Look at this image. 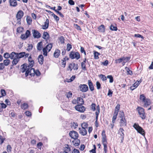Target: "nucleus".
Returning a JSON list of instances; mask_svg holds the SVG:
<instances>
[{
    "label": "nucleus",
    "instance_id": "f257e3e1",
    "mask_svg": "<svg viewBox=\"0 0 153 153\" xmlns=\"http://www.w3.org/2000/svg\"><path fill=\"white\" fill-rule=\"evenodd\" d=\"M119 123L120 127H125L127 125V121L125 118V114L123 111H120L119 114Z\"/></svg>",
    "mask_w": 153,
    "mask_h": 153
},
{
    "label": "nucleus",
    "instance_id": "f03ea898",
    "mask_svg": "<svg viewBox=\"0 0 153 153\" xmlns=\"http://www.w3.org/2000/svg\"><path fill=\"white\" fill-rule=\"evenodd\" d=\"M102 143L104 146V153H107L108 144L107 137L106 135L105 131V130H103L102 133Z\"/></svg>",
    "mask_w": 153,
    "mask_h": 153
},
{
    "label": "nucleus",
    "instance_id": "7ed1b4c3",
    "mask_svg": "<svg viewBox=\"0 0 153 153\" xmlns=\"http://www.w3.org/2000/svg\"><path fill=\"white\" fill-rule=\"evenodd\" d=\"M140 99L144 103L143 106L144 107H147L151 104V100L149 98H146L144 94L140 95Z\"/></svg>",
    "mask_w": 153,
    "mask_h": 153
},
{
    "label": "nucleus",
    "instance_id": "20e7f679",
    "mask_svg": "<svg viewBox=\"0 0 153 153\" xmlns=\"http://www.w3.org/2000/svg\"><path fill=\"white\" fill-rule=\"evenodd\" d=\"M24 15V13L22 10H19L17 12L16 18V24L19 25L21 24V19Z\"/></svg>",
    "mask_w": 153,
    "mask_h": 153
},
{
    "label": "nucleus",
    "instance_id": "39448f33",
    "mask_svg": "<svg viewBox=\"0 0 153 153\" xmlns=\"http://www.w3.org/2000/svg\"><path fill=\"white\" fill-rule=\"evenodd\" d=\"M69 56L72 59H75L77 60L80 58V55L78 52L72 51L70 52Z\"/></svg>",
    "mask_w": 153,
    "mask_h": 153
},
{
    "label": "nucleus",
    "instance_id": "423d86ee",
    "mask_svg": "<svg viewBox=\"0 0 153 153\" xmlns=\"http://www.w3.org/2000/svg\"><path fill=\"white\" fill-rule=\"evenodd\" d=\"M137 110L140 117L143 120L145 119L146 115L144 109L141 107L138 106Z\"/></svg>",
    "mask_w": 153,
    "mask_h": 153
},
{
    "label": "nucleus",
    "instance_id": "0eeeda50",
    "mask_svg": "<svg viewBox=\"0 0 153 153\" xmlns=\"http://www.w3.org/2000/svg\"><path fill=\"white\" fill-rule=\"evenodd\" d=\"M53 46L52 43L48 44L47 46L42 49L43 55L45 56H47L48 55V53L51 50Z\"/></svg>",
    "mask_w": 153,
    "mask_h": 153
},
{
    "label": "nucleus",
    "instance_id": "6e6552de",
    "mask_svg": "<svg viewBox=\"0 0 153 153\" xmlns=\"http://www.w3.org/2000/svg\"><path fill=\"white\" fill-rule=\"evenodd\" d=\"M133 126L138 132L143 136L145 135L144 130L138 124L135 123L134 124Z\"/></svg>",
    "mask_w": 153,
    "mask_h": 153
},
{
    "label": "nucleus",
    "instance_id": "1a4fd4ad",
    "mask_svg": "<svg viewBox=\"0 0 153 153\" xmlns=\"http://www.w3.org/2000/svg\"><path fill=\"white\" fill-rule=\"evenodd\" d=\"M78 68V66L77 64L74 63H71L69 64L67 70L68 71H71L72 69L74 70H77Z\"/></svg>",
    "mask_w": 153,
    "mask_h": 153
},
{
    "label": "nucleus",
    "instance_id": "9d476101",
    "mask_svg": "<svg viewBox=\"0 0 153 153\" xmlns=\"http://www.w3.org/2000/svg\"><path fill=\"white\" fill-rule=\"evenodd\" d=\"M21 71L22 73H24L25 71V75L26 76H27L28 75L31 73L30 69L29 68H27V66L25 65H23V67L21 69Z\"/></svg>",
    "mask_w": 153,
    "mask_h": 153
},
{
    "label": "nucleus",
    "instance_id": "9b49d317",
    "mask_svg": "<svg viewBox=\"0 0 153 153\" xmlns=\"http://www.w3.org/2000/svg\"><path fill=\"white\" fill-rule=\"evenodd\" d=\"M100 113V107L99 105L97 106V111L95 112L96 114V121L95 122V126L96 127L98 126V119L99 115Z\"/></svg>",
    "mask_w": 153,
    "mask_h": 153
},
{
    "label": "nucleus",
    "instance_id": "f8f14e48",
    "mask_svg": "<svg viewBox=\"0 0 153 153\" xmlns=\"http://www.w3.org/2000/svg\"><path fill=\"white\" fill-rule=\"evenodd\" d=\"M75 109L78 111L83 113L85 111V107L81 105H77L74 107Z\"/></svg>",
    "mask_w": 153,
    "mask_h": 153
},
{
    "label": "nucleus",
    "instance_id": "ddd939ff",
    "mask_svg": "<svg viewBox=\"0 0 153 153\" xmlns=\"http://www.w3.org/2000/svg\"><path fill=\"white\" fill-rule=\"evenodd\" d=\"M33 36L35 38L39 39L41 36V33L37 30L33 29L32 30Z\"/></svg>",
    "mask_w": 153,
    "mask_h": 153
},
{
    "label": "nucleus",
    "instance_id": "4468645a",
    "mask_svg": "<svg viewBox=\"0 0 153 153\" xmlns=\"http://www.w3.org/2000/svg\"><path fill=\"white\" fill-rule=\"evenodd\" d=\"M79 88L82 92H86L88 89V86L85 84H80L79 86Z\"/></svg>",
    "mask_w": 153,
    "mask_h": 153
},
{
    "label": "nucleus",
    "instance_id": "2eb2a0df",
    "mask_svg": "<svg viewBox=\"0 0 153 153\" xmlns=\"http://www.w3.org/2000/svg\"><path fill=\"white\" fill-rule=\"evenodd\" d=\"M124 130L122 128H120L118 132V134L120 135L121 137V143H123V141L124 137V134L123 132Z\"/></svg>",
    "mask_w": 153,
    "mask_h": 153
},
{
    "label": "nucleus",
    "instance_id": "dca6fc26",
    "mask_svg": "<svg viewBox=\"0 0 153 153\" xmlns=\"http://www.w3.org/2000/svg\"><path fill=\"white\" fill-rule=\"evenodd\" d=\"M30 34V31L27 30L26 31L25 34H23L21 35L20 38L22 39L25 40L28 38Z\"/></svg>",
    "mask_w": 153,
    "mask_h": 153
},
{
    "label": "nucleus",
    "instance_id": "f3484780",
    "mask_svg": "<svg viewBox=\"0 0 153 153\" xmlns=\"http://www.w3.org/2000/svg\"><path fill=\"white\" fill-rule=\"evenodd\" d=\"M15 54V52H13L11 53L10 54L8 53H5L4 54V57L7 59L9 58H10L11 59H13L14 58V54Z\"/></svg>",
    "mask_w": 153,
    "mask_h": 153
},
{
    "label": "nucleus",
    "instance_id": "a211bd4d",
    "mask_svg": "<svg viewBox=\"0 0 153 153\" xmlns=\"http://www.w3.org/2000/svg\"><path fill=\"white\" fill-rule=\"evenodd\" d=\"M70 136L73 139H76L79 137V134L77 132L74 131H72L69 133Z\"/></svg>",
    "mask_w": 153,
    "mask_h": 153
},
{
    "label": "nucleus",
    "instance_id": "6ab92c4d",
    "mask_svg": "<svg viewBox=\"0 0 153 153\" xmlns=\"http://www.w3.org/2000/svg\"><path fill=\"white\" fill-rule=\"evenodd\" d=\"M17 1H20V0H9V3L10 6L13 7H16L18 5Z\"/></svg>",
    "mask_w": 153,
    "mask_h": 153
},
{
    "label": "nucleus",
    "instance_id": "aec40b11",
    "mask_svg": "<svg viewBox=\"0 0 153 153\" xmlns=\"http://www.w3.org/2000/svg\"><path fill=\"white\" fill-rule=\"evenodd\" d=\"M14 56H16L19 59L20 58L24 57L25 54V52H22L20 53H15V54Z\"/></svg>",
    "mask_w": 153,
    "mask_h": 153
},
{
    "label": "nucleus",
    "instance_id": "412c9836",
    "mask_svg": "<svg viewBox=\"0 0 153 153\" xmlns=\"http://www.w3.org/2000/svg\"><path fill=\"white\" fill-rule=\"evenodd\" d=\"M79 133L83 136H85L87 134V131L86 128H79Z\"/></svg>",
    "mask_w": 153,
    "mask_h": 153
},
{
    "label": "nucleus",
    "instance_id": "4be33fe9",
    "mask_svg": "<svg viewBox=\"0 0 153 153\" xmlns=\"http://www.w3.org/2000/svg\"><path fill=\"white\" fill-rule=\"evenodd\" d=\"M72 141V143L73 145L75 146H78L80 144V141L79 139H78V138L76 139H74Z\"/></svg>",
    "mask_w": 153,
    "mask_h": 153
},
{
    "label": "nucleus",
    "instance_id": "5701e85b",
    "mask_svg": "<svg viewBox=\"0 0 153 153\" xmlns=\"http://www.w3.org/2000/svg\"><path fill=\"white\" fill-rule=\"evenodd\" d=\"M49 25V20L47 19L44 22V24L42 26V29L45 30L48 29Z\"/></svg>",
    "mask_w": 153,
    "mask_h": 153
},
{
    "label": "nucleus",
    "instance_id": "b1692460",
    "mask_svg": "<svg viewBox=\"0 0 153 153\" xmlns=\"http://www.w3.org/2000/svg\"><path fill=\"white\" fill-rule=\"evenodd\" d=\"M30 71H33L34 72L32 74L31 73H30V75L31 76H33L34 74H35L37 76H39L40 75V73L39 70H36V71H35V70L34 68H31L30 69Z\"/></svg>",
    "mask_w": 153,
    "mask_h": 153
},
{
    "label": "nucleus",
    "instance_id": "393cba45",
    "mask_svg": "<svg viewBox=\"0 0 153 153\" xmlns=\"http://www.w3.org/2000/svg\"><path fill=\"white\" fill-rule=\"evenodd\" d=\"M140 82H139V81H137L135 83L133 84L132 86H131L130 88L131 90L133 91L137 88L139 85Z\"/></svg>",
    "mask_w": 153,
    "mask_h": 153
},
{
    "label": "nucleus",
    "instance_id": "a878e982",
    "mask_svg": "<svg viewBox=\"0 0 153 153\" xmlns=\"http://www.w3.org/2000/svg\"><path fill=\"white\" fill-rule=\"evenodd\" d=\"M60 54V51L59 49H56L53 53V56L56 58H58Z\"/></svg>",
    "mask_w": 153,
    "mask_h": 153
},
{
    "label": "nucleus",
    "instance_id": "bb28decb",
    "mask_svg": "<svg viewBox=\"0 0 153 153\" xmlns=\"http://www.w3.org/2000/svg\"><path fill=\"white\" fill-rule=\"evenodd\" d=\"M98 31L101 33H104L105 31V28L104 25H101L98 28Z\"/></svg>",
    "mask_w": 153,
    "mask_h": 153
},
{
    "label": "nucleus",
    "instance_id": "cd10ccee",
    "mask_svg": "<svg viewBox=\"0 0 153 153\" xmlns=\"http://www.w3.org/2000/svg\"><path fill=\"white\" fill-rule=\"evenodd\" d=\"M88 85L90 90L91 91H93L94 90V87L93 83L90 80H88Z\"/></svg>",
    "mask_w": 153,
    "mask_h": 153
},
{
    "label": "nucleus",
    "instance_id": "c85d7f7f",
    "mask_svg": "<svg viewBox=\"0 0 153 153\" xmlns=\"http://www.w3.org/2000/svg\"><path fill=\"white\" fill-rule=\"evenodd\" d=\"M13 59V60L12 61V63L13 65H16L20 60L16 56H14V58Z\"/></svg>",
    "mask_w": 153,
    "mask_h": 153
},
{
    "label": "nucleus",
    "instance_id": "c756f323",
    "mask_svg": "<svg viewBox=\"0 0 153 153\" xmlns=\"http://www.w3.org/2000/svg\"><path fill=\"white\" fill-rule=\"evenodd\" d=\"M49 7L51 9L53 10L57 14H59L61 17L63 18L64 17L62 13H61L60 12L58 11L57 10H56L55 9V7H50V6H49Z\"/></svg>",
    "mask_w": 153,
    "mask_h": 153
},
{
    "label": "nucleus",
    "instance_id": "7c9ffc66",
    "mask_svg": "<svg viewBox=\"0 0 153 153\" xmlns=\"http://www.w3.org/2000/svg\"><path fill=\"white\" fill-rule=\"evenodd\" d=\"M49 38V33L47 32L44 31L43 32L42 38L46 40H48Z\"/></svg>",
    "mask_w": 153,
    "mask_h": 153
},
{
    "label": "nucleus",
    "instance_id": "2f4dec72",
    "mask_svg": "<svg viewBox=\"0 0 153 153\" xmlns=\"http://www.w3.org/2000/svg\"><path fill=\"white\" fill-rule=\"evenodd\" d=\"M71 146L68 144L65 145V147L64 148V150L68 153L70 152L71 151Z\"/></svg>",
    "mask_w": 153,
    "mask_h": 153
},
{
    "label": "nucleus",
    "instance_id": "473e14b6",
    "mask_svg": "<svg viewBox=\"0 0 153 153\" xmlns=\"http://www.w3.org/2000/svg\"><path fill=\"white\" fill-rule=\"evenodd\" d=\"M26 20L28 25H30L32 22V20L30 16H27L26 17Z\"/></svg>",
    "mask_w": 153,
    "mask_h": 153
},
{
    "label": "nucleus",
    "instance_id": "72a5a7b5",
    "mask_svg": "<svg viewBox=\"0 0 153 153\" xmlns=\"http://www.w3.org/2000/svg\"><path fill=\"white\" fill-rule=\"evenodd\" d=\"M43 48L42 43V42H40L37 44V49L38 51H41Z\"/></svg>",
    "mask_w": 153,
    "mask_h": 153
},
{
    "label": "nucleus",
    "instance_id": "f704fd0d",
    "mask_svg": "<svg viewBox=\"0 0 153 153\" xmlns=\"http://www.w3.org/2000/svg\"><path fill=\"white\" fill-rule=\"evenodd\" d=\"M77 104L78 105H82L84 103V101L82 98L80 97H77Z\"/></svg>",
    "mask_w": 153,
    "mask_h": 153
},
{
    "label": "nucleus",
    "instance_id": "c9c22d12",
    "mask_svg": "<svg viewBox=\"0 0 153 153\" xmlns=\"http://www.w3.org/2000/svg\"><path fill=\"white\" fill-rule=\"evenodd\" d=\"M38 62L40 64H42L44 62V57L42 54L39 56L38 57Z\"/></svg>",
    "mask_w": 153,
    "mask_h": 153
},
{
    "label": "nucleus",
    "instance_id": "e433bc0d",
    "mask_svg": "<svg viewBox=\"0 0 153 153\" xmlns=\"http://www.w3.org/2000/svg\"><path fill=\"white\" fill-rule=\"evenodd\" d=\"M58 39L59 40L61 44H64L65 43V39L63 36H61L59 37L58 38Z\"/></svg>",
    "mask_w": 153,
    "mask_h": 153
},
{
    "label": "nucleus",
    "instance_id": "4c0bfd02",
    "mask_svg": "<svg viewBox=\"0 0 153 153\" xmlns=\"http://www.w3.org/2000/svg\"><path fill=\"white\" fill-rule=\"evenodd\" d=\"M21 107L22 109L25 110L28 108V105L27 103H24L21 105Z\"/></svg>",
    "mask_w": 153,
    "mask_h": 153
},
{
    "label": "nucleus",
    "instance_id": "58836bf2",
    "mask_svg": "<svg viewBox=\"0 0 153 153\" xmlns=\"http://www.w3.org/2000/svg\"><path fill=\"white\" fill-rule=\"evenodd\" d=\"M96 104L94 103H92L90 105V109L93 111H94L96 110Z\"/></svg>",
    "mask_w": 153,
    "mask_h": 153
},
{
    "label": "nucleus",
    "instance_id": "ea45409f",
    "mask_svg": "<svg viewBox=\"0 0 153 153\" xmlns=\"http://www.w3.org/2000/svg\"><path fill=\"white\" fill-rule=\"evenodd\" d=\"M10 60L9 59H6L4 60L3 64L5 66L8 65L10 63Z\"/></svg>",
    "mask_w": 153,
    "mask_h": 153
},
{
    "label": "nucleus",
    "instance_id": "a19ab883",
    "mask_svg": "<svg viewBox=\"0 0 153 153\" xmlns=\"http://www.w3.org/2000/svg\"><path fill=\"white\" fill-rule=\"evenodd\" d=\"M24 30V28L22 27H18L16 30V32L17 33H20L22 32Z\"/></svg>",
    "mask_w": 153,
    "mask_h": 153
},
{
    "label": "nucleus",
    "instance_id": "79ce46f5",
    "mask_svg": "<svg viewBox=\"0 0 153 153\" xmlns=\"http://www.w3.org/2000/svg\"><path fill=\"white\" fill-rule=\"evenodd\" d=\"M99 76L103 81H105L107 80V77L104 75L101 74L99 75Z\"/></svg>",
    "mask_w": 153,
    "mask_h": 153
},
{
    "label": "nucleus",
    "instance_id": "37998d69",
    "mask_svg": "<svg viewBox=\"0 0 153 153\" xmlns=\"http://www.w3.org/2000/svg\"><path fill=\"white\" fill-rule=\"evenodd\" d=\"M71 126L72 128L75 129L78 126V124L76 122H73L71 123Z\"/></svg>",
    "mask_w": 153,
    "mask_h": 153
},
{
    "label": "nucleus",
    "instance_id": "c03bdc74",
    "mask_svg": "<svg viewBox=\"0 0 153 153\" xmlns=\"http://www.w3.org/2000/svg\"><path fill=\"white\" fill-rule=\"evenodd\" d=\"M66 61L65 60L63 59H62L61 60V67L64 68L65 67L66 65Z\"/></svg>",
    "mask_w": 153,
    "mask_h": 153
},
{
    "label": "nucleus",
    "instance_id": "a18cd8bd",
    "mask_svg": "<svg viewBox=\"0 0 153 153\" xmlns=\"http://www.w3.org/2000/svg\"><path fill=\"white\" fill-rule=\"evenodd\" d=\"M88 125L87 122H83L81 124L82 128H87L88 127Z\"/></svg>",
    "mask_w": 153,
    "mask_h": 153
},
{
    "label": "nucleus",
    "instance_id": "49530a36",
    "mask_svg": "<svg viewBox=\"0 0 153 153\" xmlns=\"http://www.w3.org/2000/svg\"><path fill=\"white\" fill-rule=\"evenodd\" d=\"M125 69L127 71V74H132L133 73L132 71L130 70L127 67H125Z\"/></svg>",
    "mask_w": 153,
    "mask_h": 153
},
{
    "label": "nucleus",
    "instance_id": "de8ad7c7",
    "mask_svg": "<svg viewBox=\"0 0 153 153\" xmlns=\"http://www.w3.org/2000/svg\"><path fill=\"white\" fill-rule=\"evenodd\" d=\"M100 54L97 51H94V58L95 59H98L99 58V55Z\"/></svg>",
    "mask_w": 153,
    "mask_h": 153
},
{
    "label": "nucleus",
    "instance_id": "09e8293b",
    "mask_svg": "<svg viewBox=\"0 0 153 153\" xmlns=\"http://www.w3.org/2000/svg\"><path fill=\"white\" fill-rule=\"evenodd\" d=\"M0 104L1 105V108H0V111L1 112L2 111V109L5 108L6 107L7 105L3 103H0Z\"/></svg>",
    "mask_w": 153,
    "mask_h": 153
},
{
    "label": "nucleus",
    "instance_id": "8fccbe9b",
    "mask_svg": "<svg viewBox=\"0 0 153 153\" xmlns=\"http://www.w3.org/2000/svg\"><path fill=\"white\" fill-rule=\"evenodd\" d=\"M29 62V65L28 66V68H30V69L32 68L33 66L34 62V60H32L31 61Z\"/></svg>",
    "mask_w": 153,
    "mask_h": 153
},
{
    "label": "nucleus",
    "instance_id": "3c124183",
    "mask_svg": "<svg viewBox=\"0 0 153 153\" xmlns=\"http://www.w3.org/2000/svg\"><path fill=\"white\" fill-rule=\"evenodd\" d=\"M72 48V45L69 44L68 43L67 45V48L66 50L68 51H70Z\"/></svg>",
    "mask_w": 153,
    "mask_h": 153
},
{
    "label": "nucleus",
    "instance_id": "603ef678",
    "mask_svg": "<svg viewBox=\"0 0 153 153\" xmlns=\"http://www.w3.org/2000/svg\"><path fill=\"white\" fill-rule=\"evenodd\" d=\"M123 59L122 57L120 59H115V62L116 64L120 63L123 61Z\"/></svg>",
    "mask_w": 153,
    "mask_h": 153
},
{
    "label": "nucleus",
    "instance_id": "864d4df0",
    "mask_svg": "<svg viewBox=\"0 0 153 153\" xmlns=\"http://www.w3.org/2000/svg\"><path fill=\"white\" fill-rule=\"evenodd\" d=\"M123 61H124L126 62H128L131 58L130 56H128V57H124L123 56L122 57Z\"/></svg>",
    "mask_w": 153,
    "mask_h": 153
},
{
    "label": "nucleus",
    "instance_id": "5fc2aeb1",
    "mask_svg": "<svg viewBox=\"0 0 153 153\" xmlns=\"http://www.w3.org/2000/svg\"><path fill=\"white\" fill-rule=\"evenodd\" d=\"M107 78L109 79V82L112 83L114 81V79L112 76L111 75H108L107 77Z\"/></svg>",
    "mask_w": 153,
    "mask_h": 153
},
{
    "label": "nucleus",
    "instance_id": "6e6d98bb",
    "mask_svg": "<svg viewBox=\"0 0 153 153\" xmlns=\"http://www.w3.org/2000/svg\"><path fill=\"white\" fill-rule=\"evenodd\" d=\"M65 95L67 98H69L72 97V93L71 91H70L68 92H67Z\"/></svg>",
    "mask_w": 153,
    "mask_h": 153
},
{
    "label": "nucleus",
    "instance_id": "4d7b16f0",
    "mask_svg": "<svg viewBox=\"0 0 153 153\" xmlns=\"http://www.w3.org/2000/svg\"><path fill=\"white\" fill-rule=\"evenodd\" d=\"M81 66L82 68L84 71H86L87 68L86 67V65L83 62L81 63Z\"/></svg>",
    "mask_w": 153,
    "mask_h": 153
},
{
    "label": "nucleus",
    "instance_id": "13d9d810",
    "mask_svg": "<svg viewBox=\"0 0 153 153\" xmlns=\"http://www.w3.org/2000/svg\"><path fill=\"white\" fill-rule=\"evenodd\" d=\"M5 140V137H3L2 136L0 135V145H2Z\"/></svg>",
    "mask_w": 153,
    "mask_h": 153
},
{
    "label": "nucleus",
    "instance_id": "bf43d9fd",
    "mask_svg": "<svg viewBox=\"0 0 153 153\" xmlns=\"http://www.w3.org/2000/svg\"><path fill=\"white\" fill-rule=\"evenodd\" d=\"M110 29L112 30L117 31V28L116 26H114L111 24V25Z\"/></svg>",
    "mask_w": 153,
    "mask_h": 153
},
{
    "label": "nucleus",
    "instance_id": "052dcab7",
    "mask_svg": "<svg viewBox=\"0 0 153 153\" xmlns=\"http://www.w3.org/2000/svg\"><path fill=\"white\" fill-rule=\"evenodd\" d=\"M12 147L10 145H8L7 147V150L8 152H10L12 151Z\"/></svg>",
    "mask_w": 153,
    "mask_h": 153
},
{
    "label": "nucleus",
    "instance_id": "680f3d73",
    "mask_svg": "<svg viewBox=\"0 0 153 153\" xmlns=\"http://www.w3.org/2000/svg\"><path fill=\"white\" fill-rule=\"evenodd\" d=\"M74 26L75 27V28L77 30H79L80 31L82 30V29L81 27L77 24H74Z\"/></svg>",
    "mask_w": 153,
    "mask_h": 153
},
{
    "label": "nucleus",
    "instance_id": "e2e57ef3",
    "mask_svg": "<svg viewBox=\"0 0 153 153\" xmlns=\"http://www.w3.org/2000/svg\"><path fill=\"white\" fill-rule=\"evenodd\" d=\"M52 16H53L57 22L59 21V17L55 15L53 13V14H52Z\"/></svg>",
    "mask_w": 153,
    "mask_h": 153
},
{
    "label": "nucleus",
    "instance_id": "0e129e2a",
    "mask_svg": "<svg viewBox=\"0 0 153 153\" xmlns=\"http://www.w3.org/2000/svg\"><path fill=\"white\" fill-rule=\"evenodd\" d=\"M1 97L4 96L6 95V93L5 90L3 89H1Z\"/></svg>",
    "mask_w": 153,
    "mask_h": 153
},
{
    "label": "nucleus",
    "instance_id": "69168bd1",
    "mask_svg": "<svg viewBox=\"0 0 153 153\" xmlns=\"http://www.w3.org/2000/svg\"><path fill=\"white\" fill-rule=\"evenodd\" d=\"M113 93V92L110 89H109L107 95L110 97H111L112 96Z\"/></svg>",
    "mask_w": 153,
    "mask_h": 153
},
{
    "label": "nucleus",
    "instance_id": "338daca9",
    "mask_svg": "<svg viewBox=\"0 0 153 153\" xmlns=\"http://www.w3.org/2000/svg\"><path fill=\"white\" fill-rule=\"evenodd\" d=\"M10 114L11 115V116L12 117H14L16 116V113L14 111H10Z\"/></svg>",
    "mask_w": 153,
    "mask_h": 153
},
{
    "label": "nucleus",
    "instance_id": "774afa93",
    "mask_svg": "<svg viewBox=\"0 0 153 153\" xmlns=\"http://www.w3.org/2000/svg\"><path fill=\"white\" fill-rule=\"evenodd\" d=\"M25 114L28 117H30L32 115L31 112L29 111H26Z\"/></svg>",
    "mask_w": 153,
    "mask_h": 153
}]
</instances>
